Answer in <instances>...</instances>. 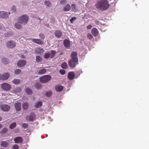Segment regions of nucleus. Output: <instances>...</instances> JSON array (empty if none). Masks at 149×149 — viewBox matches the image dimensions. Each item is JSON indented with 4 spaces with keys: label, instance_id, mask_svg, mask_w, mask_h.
<instances>
[{
    "label": "nucleus",
    "instance_id": "nucleus-45",
    "mask_svg": "<svg viewBox=\"0 0 149 149\" xmlns=\"http://www.w3.org/2000/svg\"><path fill=\"white\" fill-rule=\"evenodd\" d=\"M40 37L42 39H44L45 38L44 35L42 33H40L39 35Z\"/></svg>",
    "mask_w": 149,
    "mask_h": 149
},
{
    "label": "nucleus",
    "instance_id": "nucleus-39",
    "mask_svg": "<svg viewBox=\"0 0 149 149\" xmlns=\"http://www.w3.org/2000/svg\"><path fill=\"white\" fill-rule=\"evenodd\" d=\"M3 62L5 64H6L8 63L7 59L5 58H3L2 59Z\"/></svg>",
    "mask_w": 149,
    "mask_h": 149
},
{
    "label": "nucleus",
    "instance_id": "nucleus-25",
    "mask_svg": "<svg viewBox=\"0 0 149 149\" xmlns=\"http://www.w3.org/2000/svg\"><path fill=\"white\" fill-rule=\"evenodd\" d=\"M22 107L23 109L26 110L28 108L29 104L27 102H24L22 104Z\"/></svg>",
    "mask_w": 149,
    "mask_h": 149
},
{
    "label": "nucleus",
    "instance_id": "nucleus-48",
    "mask_svg": "<svg viewBox=\"0 0 149 149\" xmlns=\"http://www.w3.org/2000/svg\"><path fill=\"white\" fill-rule=\"evenodd\" d=\"M22 126L24 128H26L28 127V125L26 123H24L22 124Z\"/></svg>",
    "mask_w": 149,
    "mask_h": 149
},
{
    "label": "nucleus",
    "instance_id": "nucleus-32",
    "mask_svg": "<svg viewBox=\"0 0 149 149\" xmlns=\"http://www.w3.org/2000/svg\"><path fill=\"white\" fill-rule=\"evenodd\" d=\"M44 4L47 7L51 6V3L48 1H45L44 2Z\"/></svg>",
    "mask_w": 149,
    "mask_h": 149
},
{
    "label": "nucleus",
    "instance_id": "nucleus-4",
    "mask_svg": "<svg viewBox=\"0 0 149 149\" xmlns=\"http://www.w3.org/2000/svg\"><path fill=\"white\" fill-rule=\"evenodd\" d=\"M29 19V16L26 15H24L19 17L18 19L19 22L23 24H26L28 22Z\"/></svg>",
    "mask_w": 149,
    "mask_h": 149
},
{
    "label": "nucleus",
    "instance_id": "nucleus-50",
    "mask_svg": "<svg viewBox=\"0 0 149 149\" xmlns=\"http://www.w3.org/2000/svg\"><path fill=\"white\" fill-rule=\"evenodd\" d=\"M92 25L91 24H90L87 26V29H90L92 28Z\"/></svg>",
    "mask_w": 149,
    "mask_h": 149
},
{
    "label": "nucleus",
    "instance_id": "nucleus-23",
    "mask_svg": "<svg viewBox=\"0 0 149 149\" xmlns=\"http://www.w3.org/2000/svg\"><path fill=\"white\" fill-rule=\"evenodd\" d=\"M62 33L60 31H56L55 32V35L57 38H60L62 36Z\"/></svg>",
    "mask_w": 149,
    "mask_h": 149
},
{
    "label": "nucleus",
    "instance_id": "nucleus-3",
    "mask_svg": "<svg viewBox=\"0 0 149 149\" xmlns=\"http://www.w3.org/2000/svg\"><path fill=\"white\" fill-rule=\"evenodd\" d=\"M50 75H46L43 76L39 78L40 81L42 83H46L49 81L51 79Z\"/></svg>",
    "mask_w": 149,
    "mask_h": 149
},
{
    "label": "nucleus",
    "instance_id": "nucleus-33",
    "mask_svg": "<svg viewBox=\"0 0 149 149\" xmlns=\"http://www.w3.org/2000/svg\"><path fill=\"white\" fill-rule=\"evenodd\" d=\"M42 60L41 57L40 56H37L36 57V61L37 63L40 62Z\"/></svg>",
    "mask_w": 149,
    "mask_h": 149
},
{
    "label": "nucleus",
    "instance_id": "nucleus-43",
    "mask_svg": "<svg viewBox=\"0 0 149 149\" xmlns=\"http://www.w3.org/2000/svg\"><path fill=\"white\" fill-rule=\"evenodd\" d=\"M7 128H3L1 132V133H6L7 131Z\"/></svg>",
    "mask_w": 149,
    "mask_h": 149
},
{
    "label": "nucleus",
    "instance_id": "nucleus-44",
    "mask_svg": "<svg viewBox=\"0 0 149 149\" xmlns=\"http://www.w3.org/2000/svg\"><path fill=\"white\" fill-rule=\"evenodd\" d=\"M60 73L62 74H64L65 73V70L61 69L59 71Z\"/></svg>",
    "mask_w": 149,
    "mask_h": 149
},
{
    "label": "nucleus",
    "instance_id": "nucleus-31",
    "mask_svg": "<svg viewBox=\"0 0 149 149\" xmlns=\"http://www.w3.org/2000/svg\"><path fill=\"white\" fill-rule=\"evenodd\" d=\"M61 67L62 68L65 69L68 67V65L66 63H63L61 64Z\"/></svg>",
    "mask_w": 149,
    "mask_h": 149
},
{
    "label": "nucleus",
    "instance_id": "nucleus-36",
    "mask_svg": "<svg viewBox=\"0 0 149 149\" xmlns=\"http://www.w3.org/2000/svg\"><path fill=\"white\" fill-rule=\"evenodd\" d=\"M72 10L73 11H75L76 10V5L75 4L73 3L71 5Z\"/></svg>",
    "mask_w": 149,
    "mask_h": 149
},
{
    "label": "nucleus",
    "instance_id": "nucleus-6",
    "mask_svg": "<svg viewBox=\"0 0 149 149\" xmlns=\"http://www.w3.org/2000/svg\"><path fill=\"white\" fill-rule=\"evenodd\" d=\"M6 46L8 48H13L16 46V44L14 41L10 40L7 42Z\"/></svg>",
    "mask_w": 149,
    "mask_h": 149
},
{
    "label": "nucleus",
    "instance_id": "nucleus-52",
    "mask_svg": "<svg viewBox=\"0 0 149 149\" xmlns=\"http://www.w3.org/2000/svg\"><path fill=\"white\" fill-rule=\"evenodd\" d=\"M21 57L22 58H25L24 56L23 55H22Z\"/></svg>",
    "mask_w": 149,
    "mask_h": 149
},
{
    "label": "nucleus",
    "instance_id": "nucleus-21",
    "mask_svg": "<svg viewBox=\"0 0 149 149\" xmlns=\"http://www.w3.org/2000/svg\"><path fill=\"white\" fill-rule=\"evenodd\" d=\"M44 52L43 49L41 47L36 48L35 50V52L37 54H40L43 53Z\"/></svg>",
    "mask_w": 149,
    "mask_h": 149
},
{
    "label": "nucleus",
    "instance_id": "nucleus-12",
    "mask_svg": "<svg viewBox=\"0 0 149 149\" xmlns=\"http://www.w3.org/2000/svg\"><path fill=\"white\" fill-rule=\"evenodd\" d=\"M9 76V73H5L1 76V79L6 80L8 78Z\"/></svg>",
    "mask_w": 149,
    "mask_h": 149
},
{
    "label": "nucleus",
    "instance_id": "nucleus-1",
    "mask_svg": "<svg viewBox=\"0 0 149 149\" xmlns=\"http://www.w3.org/2000/svg\"><path fill=\"white\" fill-rule=\"evenodd\" d=\"M77 53L76 52H72L71 55V59L69 61L70 66L71 68H74L78 63V59L77 58Z\"/></svg>",
    "mask_w": 149,
    "mask_h": 149
},
{
    "label": "nucleus",
    "instance_id": "nucleus-38",
    "mask_svg": "<svg viewBox=\"0 0 149 149\" xmlns=\"http://www.w3.org/2000/svg\"><path fill=\"white\" fill-rule=\"evenodd\" d=\"M21 72V70L19 69H16L15 70V73L16 74H19Z\"/></svg>",
    "mask_w": 149,
    "mask_h": 149
},
{
    "label": "nucleus",
    "instance_id": "nucleus-17",
    "mask_svg": "<svg viewBox=\"0 0 149 149\" xmlns=\"http://www.w3.org/2000/svg\"><path fill=\"white\" fill-rule=\"evenodd\" d=\"M21 24H22L21 23L19 22L18 20V22L16 23L15 24V26L17 29H21L22 26Z\"/></svg>",
    "mask_w": 149,
    "mask_h": 149
},
{
    "label": "nucleus",
    "instance_id": "nucleus-34",
    "mask_svg": "<svg viewBox=\"0 0 149 149\" xmlns=\"http://www.w3.org/2000/svg\"><path fill=\"white\" fill-rule=\"evenodd\" d=\"M13 36V32L12 31H10L7 34H5V36L6 37H10Z\"/></svg>",
    "mask_w": 149,
    "mask_h": 149
},
{
    "label": "nucleus",
    "instance_id": "nucleus-42",
    "mask_svg": "<svg viewBox=\"0 0 149 149\" xmlns=\"http://www.w3.org/2000/svg\"><path fill=\"white\" fill-rule=\"evenodd\" d=\"M19 148L17 144H14L12 147L13 149H18Z\"/></svg>",
    "mask_w": 149,
    "mask_h": 149
},
{
    "label": "nucleus",
    "instance_id": "nucleus-40",
    "mask_svg": "<svg viewBox=\"0 0 149 149\" xmlns=\"http://www.w3.org/2000/svg\"><path fill=\"white\" fill-rule=\"evenodd\" d=\"M87 36L88 38L90 40H91L92 38H93L92 35L90 33H88L87 34Z\"/></svg>",
    "mask_w": 149,
    "mask_h": 149
},
{
    "label": "nucleus",
    "instance_id": "nucleus-16",
    "mask_svg": "<svg viewBox=\"0 0 149 149\" xmlns=\"http://www.w3.org/2000/svg\"><path fill=\"white\" fill-rule=\"evenodd\" d=\"M92 33L94 36H96L98 34V31L96 28H93L92 30Z\"/></svg>",
    "mask_w": 149,
    "mask_h": 149
},
{
    "label": "nucleus",
    "instance_id": "nucleus-56",
    "mask_svg": "<svg viewBox=\"0 0 149 149\" xmlns=\"http://www.w3.org/2000/svg\"><path fill=\"white\" fill-rule=\"evenodd\" d=\"M9 13V14H10V12H9V13Z\"/></svg>",
    "mask_w": 149,
    "mask_h": 149
},
{
    "label": "nucleus",
    "instance_id": "nucleus-54",
    "mask_svg": "<svg viewBox=\"0 0 149 149\" xmlns=\"http://www.w3.org/2000/svg\"><path fill=\"white\" fill-rule=\"evenodd\" d=\"M1 119H2L1 117L0 116V121H1Z\"/></svg>",
    "mask_w": 149,
    "mask_h": 149
},
{
    "label": "nucleus",
    "instance_id": "nucleus-9",
    "mask_svg": "<svg viewBox=\"0 0 149 149\" xmlns=\"http://www.w3.org/2000/svg\"><path fill=\"white\" fill-rule=\"evenodd\" d=\"M10 107L6 104H3L1 106V109L4 111H8L10 109Z\"/></svg>",
    "mask_w": 149,
    "mask_h": 149
},
{
    "label": "nucleus",
    "instance_id": "nucleus-19",
    "mask_svg": "<svg viewBox=\"0 0 149 149\" xmlns=\"http://www.w3.org/2000/svg\"><path fill=\"white\" fill-rule=\"evenodd\" d=\"M74 76L75 74L73 72H70L68 73V78L71 80H72L74 79Z\"/></svg>",
    "mask_w": 149,
    "mask_h": 149
},
{
    "label": "nucleus",
    "instance_id": "nucleus-49",
    "mask_svg": "<svg viewBox=\"0 0 149 149\" xmlns=\"http://www.w3.org/2000/svg\"><path fill=\"white\" fill-rule=\"evenodd\" d=\"M66 2V0H61L60 2V3L61 4H63L65 3Z\"/></svg>",
    "mask_w": 149,
    "mask_h": 149
},
{
    "label": "nucleus",
    "instance_id": "nucleus-14",
    "mask_svg": "<svg viewBox=\"0 0 149 149\" xmlns=\"http://www.w3.org/2000/svg\"><path fill=\"white\" fill-rule=\"evenodd\" d=\"M32 40L34 42L39 45H41L43 43V41L38 39L33 38L32 39Z\"/></svg>",
    "mask_w": 149,
    "mask_h": 149
},
{
    "label": "nucleus",
    "instance_id": "nucleus-35",
    "mask_svg": "<svg viewBox=\"0 0 149 149\" xmlns=\"http://www.w3.org/2000/svg\"><path fill=\"white\" fill-rule=\"evenodd\" d=\"M52 92L51 91H49L46 92L45 93L47 97H50L52 95Z\"/></svg>",
    "mask_w": 149,
    "mask_h": 149
},
{
    "label": "nucleus",
    "instance_id": "nucleus-53",
    "mask_svg": "<svg viewBox=\"0 0 149 149\" xmlns=\"http://www.w3.org/2000/svg\"><path fill=\"white\" fill-rule=\"evenodd\" d=\"M2 127V125L0 124V129Z\"/></svg>",
    "mask_w": 149,
    "mask_h": 149
},
{
    "label": "nucleus",
    "instance_id": "nucleus-10",
    "mask_svg": "<svg viewBox=\"0 0 149 149\" xmlns=\"http://www.w3.org/2000/svg\"><path fill=\"white\" fill-rule=\"evenodd\" d=\"M26 63V61L24 60H22L18 61L17 65L19 67H22L24 66Z\"/></svg>",
    "mask_w": 149,
    "mask_h": 149
},
{
    "label": "nucleus",
    "instance_id": "nucleus-5",
    "mask_svg": "<svg viewBox=\"0 0 149 149\" xmlns=\"http://www.w3.org/2000/svg\"><path fill=\"white\" fill-rule=\"evenodd\" d=\"M56 53V51L52 50L50 52L45 53L44 54V57L45 58H52Z\"/></svg>",
    "mask_w": 149,
    "mask_h": 149
},
{
    "label": "nucleus",
    "instance_id": "nucleus-24",
    "mask_svg": "<svg viewBox=\"0 0 149 149\" xmlns=\"http://www.w3.org/2000/svg\"><path fill=\"white\" fill-rule=\"evenodd\" d=\"M46 71L45 68L41 69L38 70V73L39 74H45Z\"/></svg>",
    "mask_w": 149,
    "mask_h": 149
},
{
    "label": "nucleus",
    "instance_id": "nucleus-37",
    "mask_svg": "<svg viewBox=\"0 0 149 149\" xmlns=\"http://www.w3.org/2000/svg\"><path fill=\"white\" fill-rule=\"evenodd\" d=\"M16 125L15 123H13L10 125V128L11 129H13L16 126Z\"/></svg>",
    "mask_w": 149,
    "mask_h": 149
},
{
    "label": "nucleus",
    "instance_id": "nucleus-47",
    "mask_svg": "<svg viewBox=\"0 0 149 149\" xmlns=\"http://www.w3.org/2000/svg\"><path fill=\"white\" fill-rule=\"evenodd\" d=\"M11 10L13 12H15L16 11L15 7L14 6H13L12 7Z\"/></svg>",
    "mask_w": 149,
    "mask_h": 149
},
{
    "label": "nucleus",
    "instance_id": "nucleus-11",
    "mask_svg": "<svg viewBox=\"0 0 149 149\" xmlns=\"http://www.w3.org/2000/svg\"><path fill=\"white\" fill-rule=\"evenodd\" d=\"M14 141H15V143H19L22 142L23 141V140L22 137L18 136L15 138Z\"/></svg>",
    "mask_w": 149,
    "mask_h": 149
},
{
    "label": "nucleus",
    "instance_id": "nucleus-15",
    "mask_svg": "<svg viewBox=\"0 0 149 149\" xmlns=\"http://www.w3.org/2000/svg\"><path fill=\"white\" fill-rule=\"evenodd\" d=\"M15 107L17 111H19L21 109V103L18 102L15 104Z\"/></svg>",
    "mask_w": 149,
    "mask_h": 149
},
{
    "label": "nucleus",
    "instance_id": "nucleus-18",
    "mask_svg": "<svg viewBox=\"0 0 149 149\" xmlns=\"http://www.w3.org/2000/svg\"><path fill=\"white\" fill-rule=\"evenodd\" d=\"M63 44L65 47L67 48L69 47L70 45V41L67 39H65L64 41Z\"/></svg>",
    "mask_w": 149,
    "mask_h": 149
},
{
    "label": "nucleus",
    "instance_id": "nucleus-8",
    "mask_svg": "<svg viewBox=\"0 0 149 149\" xmlns=\"http://www.w3.org/2000/svg\"><path fill=\"white\" fill-rule=\"evenodd\" d=\"M36 118V116L33 113H31V115L26 117V119L27 121H32L34 120Z\"/></svg>",
    "mask_w": 149,
    "mask_h": 149
},
{
    "label": "nucleus",
    "instance_id": "nucleus-2",
    "mask_svg": "<svg viewBox=\"0 0 149 149\" xmlns=\"http://www.w3.org/2000/svg\"><path fill=\"white\" fill-rule=\"evenodd\" d=\"M96 6L99 9L105 10L109 8V4L107 0H99Z\"/></svg>",
    "mask_w": 149,
    "mask_h": 149
},
{
    "label": "nucleus",
    "instance_id": "nucleus-30",
    "mask_svg": "<svg viewBox=\"0 0 149 149\" xmlns=\"http://www.w3.org/2000/svg\"><path fill=\"white\" fill-rule=\"evenodd\" d=\"M42 104V103L41 101L38 102L36 103L35 105V107L36 108H38L40 107Z\"/></svg>",
    "mask_w": 149,
    "mask_h": 149
},
{
    "label": "nucleus",
    "instance_id": "nucleus-41",
    "mask_svg": "<svg viewBox=\"0 0 149 149\" xmlns=\"http://www.w3.org/2000/svg\"><path fill=\"white\" fill-rule=\"evenodd\" d=\"M15 91L16 93H19L21 91V88L20 87H17L15 89Z\"/></svg>",
    "mask_w": 149,
    "mask_h": 149
},
{
    "label": "nucleus",
    "instance_id": "nucleus-29",
    "mask_svg": "<svg viewBox=\"0 0 149 149\" xmlns=\"http://www.w3.org/2000/svg\"><path fill=\"white\" fill-rule=\"evenodd\" d=\"M25 90L26 93L28 95H31L32 93V90L29 88H26Z\"/></svg>",
    "mask_w": 149,
    "mask_h": 149
},
{
    "label": "nucleus",
    "instance_id": "nucleus-22",
    "mask_svg": "<svg viewBox=\"0 0 149 149\" xmlns=\"http://www.w3.org/2000/svg\"><path fill=\"white\" fill-rule=\"evenodd\" d=\"M71 6L70 4H67L63 8V10L64 11H68L70 10Z\"/></svg>",
    "mask_w": 149,
    "mask_h": 149
},
{
    "label": "nucleus",
    "instance_id": "nucleus-20",
    "mask_svg": "<svg viewBox=\"0 0 149 149\" xmlns=\"http://www.w3.org/2000/svg\"><path fill=\"white\" fill-rule=\"evenodd\" d=\"M63 86L60 85H58L55 86V89L57 91L60 92L63 90Z\"/></svg>",
    "mask_w": 149,
    "mask_h": 149
},
{
    "label": "nucleus",
    "instance_id": "nucleus-55",
    "mask_svg": "<svg viewBox=\"0 0 149 149\" xmlns=\"http://www.w3.org/2000/svg\"><path fill=\"white\" fill-rule=\"evenodd\" d=\"M0 149H4L3 148H0Z\"/></svg>",
    "mask_w": 149,
    "mask_h": 149
},
{
    "label": "nucleus",
    "instance_id": "nucleus-51",
    "mask_svg": "<svg viewBox=\"0 0 149 149\" xmlns=\"http://www.w3.org/2000/svg\"><path fill=\"white\" fill-rule=\"evenodd\" d=\"M95 23L96 24H98V25H99L100 24L99 22V21H96Z\"/></svg>",
    "mask_w": 149,
    "mask_h": 149
},
{
    "label": "nucleus",
    "instance_id": "nucleus-28",
    "mask_svg": "<svg viewBox=\"0 0 149 149\" xmlns=\"http://www.w3.org/2000/svg\"><path fill=\"white\" fill-rule=\"evenodd\" d=\"M12 82L15 84H19L20 82V80L19 79H15Z\"/></svg>",
    "mask_w": 149,
    "mask_h": 149
},
{
    "label": "nucleus",
    "instance_id": "nucleus-7",
    "mask_svg": "<svg viewBox=\"0 0 149 149\" xmlns=\"http://www.w3.org/2000/svg\"><path fill=\"white\" fill-rule=\"evenodd\" d=\"M1 87L2 89L6 91L10 90L11 87L10 84L6 83L2 84H1Z\"/></svg>",
    "mask_w": 149,
    "mask_h": 149
},
{
    "label": "nucleus",
    "instance_id": "nucleus-27",
    "mask_svg": "<svg viewBox=\"0 0 149 149\" xmlns=\"http://www.w3.org/2000/svg\"><path fill=\"white\" fill-rule=\"evenodd\" d=\"M34 85L35 87L38 89L40 88L42 86L41 84L39 82H36Z\"/></svg>",
    "mask_w": 149,
    "mask_h": 149
},
{
    "label": "nucleus",
    "instance_id": "nucleus-13",
    "mask_svg": "<svg viewBox=\"0 0 149 149\" xmlns=\"http://www.w3.org/2000/svg\"><path fill=\"white\" fill-rule=\"evenodd\" d=\"M8 17L7 12L4 11H0V17L5 18Z\"/></svg>",
    "mask_w": 149,
    "mask_h": 149
},
{
    "label": "nucleus",
    "instance_id": "nucleus-46",
    "mask_svg": "<svg viewBox=\"0 0 149 149\" xmlns=\"http://www.w3.org/2000/svg\"><path fill=\"white\" fill-rule=\"evenodd\" d=\"M76 19V17H72L70 19V21L72 23H73V22Z\"/></svg>",
    "mask_w": 149,
    "mask_h": 149
},
{
    "label": "nucleus",
    "instance_id": "nucleus-26",
    "mask_svg": "<svg viewBox=\"0 0 149 149\" xmlns=\"http://www.w3.org/2000/svg\"><path fill=\"white\" fill-rule=\"evenodd\" d=\"M1 146L2 147H6L8 145V142L2 141L1 143Z\"/></svg>",
    "mask_w": 149,
    "mask_h": 149
}]
</instances>
